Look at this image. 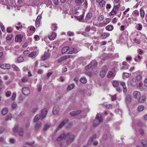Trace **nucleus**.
<instances>
[{"instance_id":"obj_41","label":"nucleus","mask_w":147,"mask_h":147,"mask_svg":"<svg viewBox=\"0 0 147 147\" xmlns=\"http://www.w3.org/2000/svg\"><path fill=\"white\" fill-rule=\"evenodd\" d=\"M52 28L53 31L56 30L57 28V24H53L52 25Z\"/></svg>"},{"instance_id":"obj_64","label":"nucleus","mask_w":147,"mask_h":147,"mask_svg":"<svg viewBox=\"0 0 147 147\" xmlns=\"http://www.w3.org/2000/svg\"><path fill=\"white\" fill-rule=\"evenodd\" d=\"M12 30L11 28V27H8L7 29V31L8 33H10L11 32Z\"/></svg>"},{"instance_id":"obj_13","label":"nucleus","mask_w":147,"mask_h":147,"mask_svg":"<svg viewBox=\"0 0 147 147\" xmlns=\"http://www.w3.org/2000/svg\"><path fill=\"white\" fill-rule=\"evenodd\" d=\"M23 94L25 95H28L30 93V91L28 88L25 87L22 89Z\"/></svg>"},{"instance_id":"obj_20","label":"nucleus","mask_w":147,"mask_h":147,"mask_svg":"<svg viewBox=\"0 0 147 147\" xmlns=\"http://www.w3.org/2000/svg\"><path fill=\"white\" fill-rule=\"evenodd\" d=\"M59 108L58 106H55L53 109L52 113L54 115H55L58 113L59 112Z\"/></svg>"},{"instance_id":"obj_47","label":"nucleus","mask_w":147,"mask_h":147,"mask_svg":"<svg viewBox=\"0 0 147 147\" xmlns=\"http://www.w3.org/2000/svg\"><path fill=\"white\" fill-rule=\"evenodd\" d=\"M30 30L31 31H32V33H34L35 31V27L33 26H31L29 28Z\"/></svg>"},{"instance_id":"obj_63","label":"nucleus","mask_w":147,"mask_h":147,"mask_svg":"<svg viewBox=\"0 0 147 147\" xmlns=\"http://www.w3.org/2000/svg\"><path fill=\"white\" fill-rule=\"evenodd\" d=\"M49 127V125L48 124H45L44 125V130H47Z\"/></svg>"},{"instance_id":"obj_37","label":"nucleus","mask_w":147,"mask_h":147,"mask_svg":"<svg viewBox=\"0 0 147 147\" xmlns=\"http://www.w3.org/2000/svg\"><path fill=\"white\" fill-rule=\"evenodd\" d=\"M112 84L114 87H117L119 85V83L118 81L116 80L113 81Z\"/></svg>"},{"instance_id":"obj_46","label":"nucleus","mask_w":147,"mask_h":147,"mask_svg":"<svg viewBox=\"0 0 147 147\" xmlns=\"http://www.w3.org/2000/svg\"><path fill=\"white\" fill-rule=\"evenodd\" d=\"M134 42L136 43L140 44L141 43L139 39L135 38L133 39Z\"/></svg>"},{"instance_id":"obj_3","label":"nucleus","mask_w":147,"mask_h":147,"mask_svg":"<svg viewBox=\"0 0 147 147\" xmlns=\"http://www.w3.org/2000/svg\"><path fill=\"white\" fill-rule=\"evenodd\" d=\"M67 135L66 141L67 144H69L72 142L75 138V136L73 134H71L69 132L66 133Z\"/></svg>"},{"instance_id":"obj_58","label":"nucleus","mask_w":147,"mask_h":147,"mask_svg":"<svg viewBox=\"0 0 147 147\" xmlns=\"http://www.w3.org/2000/svg\"><path fill=\"white\" fill-rule=\"evenodd\" d=\"M90 26H88L86 27V28L85 29V31L86 32H85V33H86L87 32H88L90 31Z\"/></svg>"},{"instance_id":"obj_26","label":"nucleus","mask_w":147,"mask_h":147,"mask_svg":"<svg viewBox=\"0 0 147 147\" xmlns=\"http://www.w3.org/2000/svg\"><path fill=\"white\" fill-rule=\"evenodd\" d=\"M84 0H75V3L76 6L80 5L84 2Z\"/></svg>"},{"instance_id":"obj_48","label":"nucleus","mask_w":147,"mask_h":147,"mask_svg":"<svg viewBox=\"0 0 147 147\" xmlns=\"http://www.w3.org/2000/svg\"><path fill=\"white\" fill-rule=\"evenodd\" d=\"M105 107L107 109H112V106L110 104L105 105Z\"/></svg>"},{"instance_id":"obj_11","label":"nucleus","mask_w":147,"mask_h":147,"mask_svg":"<svg viewBox=\"0 0 147 147\" xmlns=\"http://www.w3.org/2000/svg\"><path fill=\"white\" fill-rule=\"evenodd\" d=\"M23 38V36L21 34L17 35L15 38V41L20 42H22Z\"/></svg>"},{"instance_id":"obj_21","label":"nucleus","mask_w":147,"mask_h":147,"mask_svg":"<svg viewBox=\"0 0 147 147\" xmlns=\"http://www.w3.org/2000/svg\"><path fill=\"white\" fill-rule=\"evenodd\" d=\"M70 57V56L69 55H66L61 57L58 59V62H61L62 61H63L64 60L69 58Z\"/></svg>"},{"instance_id":"obj_24","label":"nucleus","mask_w":147,"mask_h":147,"mask_svg":"<svg viewBox=\"0 0 147 147\" xmlns=\"http://www.w3.org/2000/svg\"><path fill=\"white\" fill-rule=\"evenodd\" d=\"M69 47L68 46L65 47L62 49V53H64L67 51H69Z\"/></svg>"},{"instance_id":"obj_6","label":"nucleus","mask_w":147,"mask_h":147,"mask_svg":"<svg viewBox=\"0 0 147 147\" xmlns=\"http://www.w3.org/2000/svg\"><path fill=\"white\" fill-rule=\"evenodd\" d=\"M107 71V69L106 65L102 67L101 70L100 72L99 76L101 78H103L105 76L106 72Z\"/></svg>"},{"instance_id":"obj_7","label":"nucleus","mask_w":147,"mask_h":147,"mask_svg":"<svg viewBox=\"0 0 147 147\" xmlns=\"http://www.w3.org/2000/svg\"><path fill=\"white\" fill-rule=\"evenodd\" d=\"M85 69L87 74L90 76H91L92 70V64L91 62L86 67Z\"/></svg>"},{"instance_id":"obj_17","label":"nucleus","mask_w":147,"mask_h":147,"mask_svg":"<svg viewBox=\"0 0 147 147\" xmlns=\"http://www.w3.org/2000/svg\"><path fill=\"white\" fill-rule=\"evenodd\" d=\"M116 75V73L113 72L112 71H109L108 73L107 77L108 78H114Z\"/></svg>"},{"instance_id":"obj_22","label":"nucleus","mask_w":147,"mask_h":147,"mask_svg":"<svg viewBox=\"0 0 147 147\" xmlns=\"http://www.w3.org/2000/svg\"><path fill=\"white\" fill-rule=\"evenodd\" d=\"M121 84L123 87V92L124 93L126 92L127 91V89L125 83L124 82H121Z\"/></svg>"},{"instance_id":"obj_27","label":"nucleus","mask_w":147,"mask_h":147,"mask_svg":"<svg viewBox=\"0 0 147 147\" xmlns=\"http://www.w3.org/2000/svg\"><path fill=\"white\" fill-rule=\"evenodd\" d=\"M109 35L110 34L109 33L105 32L101 35V37L102 39H105L109 36Z\"/></svg>"},{"instance_id":"obj_14","label":"nucleus","mask_w":147,"mask_h":147,"mask_svg":"<svg viewBox=\"0 0 147 147\" xmlns=\"http://www.w3.org/2000/svg\"><path fill=\"white\" fill-rule=\"evenodd\" d=\"M56 33L55 32H52L49 35L48 38L50 40H54L56 37Z\"/></svg>"},{"instance_id":"obj_53","label":"nucleus","mask_w":147,"mask_h":147,"mask_svg":"<svg viewBox=\"0 0 147 147\" xmlns=\"http://www.w3.org/2000/svg\"><path fill=\"white\" fill-rule=\"evenodd\" d=\"M18 125H15L13 128V131L14 132H16L17 131V129L18 128Z\"/></svg>"},{"instance_id":"obj_61","label":"nucleus","mask_w":147,"mask_h":147,"mask_svg":"<svg viewBox=\"0 0 147 147\" xmlns=\"http://www.w3.org/2000/svg\"><path fill=\"white\" fill-rule=\"evenodd\" d=\"M92 144V137H90L88 141V145H91Z\"/></svg>"},{"instance_id":"obj_40","label":"nucleus","mask_w":147,"mask_h":147,"mask_svg":"<svg viewBox=\"0 0 147 147\" xmlns=\"http://www.w3.org/2000/svg\"><path fill=\"white\" fill-rule=\"evenodd\" d=\"M142 26L141 24L139 23L137 25V29L138 30L140 31L142 29Z\"/></svg>"},{"instance_id":"obj_55","label":"nucleus","mask_w":147,"mask_h":147,"mask_svg":"<svg viewBox=\"0 0 147 147\" xmlns=\"http://www.w3.org/2000/svg\"><path fill=\"white\" fill-rule=\"evenodd\" d=\"M12 118L11 115H10V116H7L5 118V119L6 121H8L9 120H11Z\"/></svg>"},{"instance_id":"obj_62","label":"nucleus","mask_w":147,"mask_h":147,"mask_svg":"<svg viewBox=\"0 0 147 147\" xmlns=\"http://www.w3.org/2000/svg\"><path fill=\"white\" fill-rule=\"evenodd\" d=\"M53 3L55 5H57L59 3V0H52Z\"/></svg>"},{"instance_id":"obj_15","label":"nucleus","mask_w":147,"mask_h":147,"mask_svg":"<svg viewBox=\"0 0 147 147\" xmlns=\"http://www.w3.org/2000/svg\"><path fill=\"white\" fill-rule=\"evenodd\" d=\"M0 67L2 69H8L10 68V65L7 64H3L0 66Z\"/></svg>"},{"instance_id":"obj_43","label":"nucleus","mask_w":147,"mask_h":147,"mask_svg":"<svg viewBox=\"0 0 147 147\" xmlns=\"http://www.w3.org/2000/svg\"><path fill=\"white\" fill-rule=\"evenodd\" d=\"M123 76L126 78H128L131 75V73L124 72L123 73Z\"/></svg>"},{"instance_id":"obj_32","label":"nucleus","mask_w":147,"mask_h":147,"mask_svg":"<svg viewBox=\"0 0 147 147\" xmlns=\"http://www.w3.org/2000/svg\"><path fill=\"white\" fill-rule=\"evenodd\" d=\"M36 51H34L32 52L29 55V56L30 57H33L35 56L36 55Z\"/></svg>"},{"instance_id":"obj_16","label":"nucleus","mask_w":147,"mask_h":147,"mask_svg":"<svg viewBox=\"0 0 147 147\" xmlns=\"http://www.w3.org/2000/svg\"><path fill=\"white\" fill-rule=\"evenodd\" d=\"M78 52L77 49L76 48H72L69 49V51L68 52V54H71L73 53L76 54Z\"/></svg>"},{"instance_id":"obj_34","label":"nucleus","mask_w":147,"mask_h":147,"mask_svg":"<svg viewBox=\"0 0 147 147\" xmlns=\"http://www.w3.org/2000/svg\"><path fill=\"white\" fill-rule=\"evenodd\" d=\"M141 142L144 147H147V141L146 140H142L141 141Z\"/></svg>"},{"instance_id":"obj_57","label":"nucleus","mask_w":147,"mask_h":147,"mask_svg":"<svg viewBox=\"0 0 147 147\" xmlns=\"http://www.w3.org/2000/svg\"><path fill=\"white\" fill-rule=\"evenodd\" d=\"M133 13L136 16H138L139 15V11L138 10H135L133 11Z\"/></svg>"},{"instance_id":"obj_2","label":"nucleus","mask_w":147,"mask_h":147,"mask_svg":"<svg viewBox=\"0 0 147 147\" xmlns=\"http://www.w3.org/2000/svg\"><path fill=\"white\" fill-rule=\"evenodd\" d=\"M102 117L101 115L98 114L96 118L93 121L92 126L96 127L103 121Z\"/></svg>"},{"instance_id":"obj_5","label":"nucleus","mask_w":147,"mask_h":147,"mask_svg":"<svg viewBox=\"0 0 147 147\" xmlns=\"http://www.w3.org/2000/svg\"><path fill=\"white\" fill-rule=\"evenodd\" d=\"M67 124L68 125H66V127L67 128H68L70 127L71 125V123H69V120L67 119L63 121L59 125L58 129L61 128L64 125Z\"/></svg>"},{"instance_id":"obj_45","label":"nucleus","mask_w":147,"mask_h":147,"mask_svg":"<svg viewBox=\"0 0 147 147\" xmlns=\"http://www.w3.org/2000/svg\"><path fill=\"white\" fill-rule=\"evenodd\" d=\"M19 135L21 136H22L24 134V131L22 129H19L18 131Z\"/></svg>"},{"instance_id":"obj_28","label":"nucleus","mask_w":147,"mask_h":147,"mask_svg":"<svg viewBox=\"0 0 147 147\" xmlns=\"http://www.w3.org/2000/svg\"><path fill=\"white\" fill-rule=\"evenodd\" d=\"M81 112L80 110H78L76 111H73L70 113V115L72 116H75L79 113H80Z\"/></svg>"},{"instance_id":"obj_8","label":"nucleus","mask_w":147,"mask_h":147,"mask_svg":"<svg viewBox=\"0 0 147 147\" xmlns=\"http://www.w3.org/2000/svg\"><path fill=\"white\" fill-rule=\"evenodd\" d=\"M67 135L66 133H63L60 135L57 138L56 140L57 142L63 140L67 138Z\"/></svg>"},{"instance_id":"obj_18","label":"nucleus","mask_w":147,"mask_h":147,"mask_svg":"<svg viewBox=\"0 0 147 147\" xmlns=\"http://www.w3.org/2000/svg\"><path fill=\"white\" fill-rule=\"evenodd\" d=\"M137 81L135 78H133L130 82V84L131 86H136L137 84Z\"/></svg>"},{"instance_id":"obj_4","label":"nucleus","mask_w":147,"mask_h":147,"mask_svg":"<svg viewBox=\"0 0 147 147\" xmlns=\"http://www.w3.org/2000/svg\"><path fill=\"white\" fill-rule=\"evenodd\" d=\"M120 7V5L119 4L114 5L112 10L109 13V16H113L117 14Z\"/></svg>"},{"instance_id":"obj_38","label":"nucleus","mask_w":147,"mask_h":147,"mask_svg":"<svg viewBox=\"0 0 147 147\" xmlns=\"http://www.w3.org/2000/svg\"><path fill=\"white\" fill-rule=\"evenodd\" d=\"M144 107L142 105H140L138 107V110L139 111H142L144 109Z\"/></svg>"},{"instance_id":"obj_30","label":"nucleus","mask_w":147,"mask_h":147,"mask_svg":"<svg viewBox=\"0 0 147 147\" xmlns=\"http://www.w3.org/2000/svg\"><path fill=\"white\" fill-rule=\"evenodd\" d=\"M140 16L142 18H143L144 16L145 12L143 9L141 8L140 9Z\"/></svg>"},{"instance_id":"obj_1","label":"nucleus","mask_w":147,"mask_h":147,"mask_svg":"<svg viewBox=\"0 0 147 147\" xmlns=\"http://www.w3.org/2000/svg\"><path fill=\"white\" fill-rule=\"evenodd\" d=\"M47 110L46 109H44L41 111V115H37L34 118V122L35 123V127L36 128L40 127L42 125V122H40V120H42L46 116L47 113Z\"/></svg>"},{"instance_id":"obj_23","label":"nucleus","mask_w":147,"mask_h":147,"mask_svg":"<svg viewBox=\"0 0 147 147\" xmlns=\"http://www.w3.org/2000/svg\"><path fill=\"white\" fill-rule=\"evenodd\" d=\"M49 56V54L46 53L42 56L41 59L43 61H44L47 59Z\"/></svg>"},{"instance_id":"obj_42","label":"nucleus","mask_w":147,"mask_h":147,"mask_svg":"<svg viewBox=\"0 0 147 147\" xmlns=\"http://www.w3.org/2000/svg\"><path fill=\"white\" fill-rule=\"evenodd\" d=\"M98 20V21H102L104 19V17L103 15H99L97 18Z\"/></svg>"},{"instance_id":"obj_25","label":"nucleus","mask_w":147,"mask_h":147,"mask_svg":"<svg viewBox=\"0 0 147 147\" xmlns=\"http://www.w3.org/2000/svg\"><path fill=\"white\" fill-rule=\"evenodd\" d=\"M105 29L107 31H112L114 27L112 25H109L106 27Z\"/></svg>"},{"instance_id":"obj_10","label":"nucleus","mask_w":147,"mask_h":147,"mask_svg":"<svg viewBox=\"0 0 147 147\" xmlns=\"http://www.w3.org/2000/svg\"><path fill=\"white\" fill-rule=\"evenodd\" d=\"M111 21V20L109 18H106L105 20L101 23H100L99 24L100 26V27H103L104 26L106 25Z\"/></svg>"},{"instance_id":"obj_56","label":"nucleus","mask_w":147,"mask_h":147,"mask_svg":"<svg viewBox=\"0 0 147 147\" xmlns=\"http://www.w3.org/2000/svg\"><path fill=\"white\" fill-rule=\"evenodd\" d=\"M117 20L118 19L117 18H114L112 20V22L113 24H115Z\"/></svg>"},{"instance_id":"obj_52","label":"nucleus","mask_w":147,"mask_h":147,"mask_svg":"<svg viewBox=\"0 0 147 147\" xmlns=\"http://www.w3.org/2000/svg\"><path fill=\"white\" fill-rule=\"evenodd\" d=\"M17 106V105L15 102H13L11 105V107L12 109H15Z\"/></svg>"},{"instance_id":"obj_9","label":"nucleus","mask_w":147,"mask_h":147,"mask_svg":"<svg viewBox=\"0 0 147 147\" xmlns=\"http://www.w3.org/2000/svg\"><path fill=\"white\" fill-rule=\"evenodd\" d=\"M96 2L98 3V6L100 7H104L106 3V1L104 0H96Z\"/></svg>"},{"instance_id":"obj_36","label":"nucleus","mask_w":147,"mask_h":147,"mask_svg":"<svg viewBox=\"0 0 147 147\" xmlns=\"http://www.w3.org/2000/svg\"><path fill=\"white\" fill-rule=\"evenodd\" d=\"M92 16V13H88L85 18L86 20H88L90 19Z\"/></svg>"},{"instance_id":"obj_59","label":"nucleus","mask_w":147,"mask_h":147,"mask_svg":"<svg viewBox=\"0 0 147 147\" xmlns=\"http://www.w3.org/2000/svg\"><path fill=\"white\" fill-rule=\"evenodd\" d=\"M11 92L9 91H7L5 93V95L6 96L8 97L9 96L11 95Z\"/></svg>"},{"instance_id":"obj_31","label":"nucleus","mask_w":147,"mask_h":147,"mask_svg":"<svg viewBox=\"0 0 147 147\" xmlns=\"http://www.w3.org/2000/svg\"><path fill=\"white\" fill-rule=\"evenodd\" d=\"M8 109L7 108H4L2 111V114L3 115H6L8 112Z\"/></svg>"},{"instance_id":"obj_44","label":"nucleus","mask_w":147,"mask_h":147,"mask_svg":"<svg viewBox=\"0 0 147 147\" xmlns=\"http://www.w3.org/2000/svg\"><path fill=\"white\" fill-rule=\"evenodd\" d=\"M13 36V34H9L7 35L6 37V39L8 40H11L12 37Z\"/></svg>"},{"instance_id":"obj_12","label":"nucleus","mask_w":147,"mask_h":147,"mask_svg":"<svg viewBox=\"0 0 147 147\" xmlns=\"http://www.w3.org/2000/svg\"><path fill=\"white\" fill-rule=\"evenodd\" d=\"M140 96L141 94L140 92L137 91H134L133 93V96L135 99H138Z\"/></svg>"},{"instance_id":"obj_33","label":"nucleus","mask_w":147,"mask_h":147,"mask_svg":"<svg viewBox=\"0 0 147 147\" xmlns=\"http://www.w3.org/2000/svg\"><path fill=\"white\" fill-rule=\"evenodd\" d=\"M80 81L82 83L85 84L87 82V80L85 77H83L80 79Z\"/></svg>"},{"instance_id":"obj_39","label":"nucleus","mask_w":147,"mask_h":147,"mask_svg":"<svg viewBox=\"0 0 147 147\" xmlns=\"http://www.w3.org/2000/svg\"><path fill=\"white\" fill-rule=\"evenodd\" d=\"M74 87V84H71L69 85L67 88V90L69 91L73 89Z\"/></svg>"},{"instance_id":"obj_49","label":"nucleus","mask_w":147,"mask_h":147,"mask_svg":"<svg viewBox=\"0 0 147 147\" xmlns=\"http://www.w3.org/2000/svg\"><path fill=\"white\" fill-rule=\"evenodd\" d=\"M28 80V78L26 77H24L21 79V81L22 82H27Z\"/></svg>"},{"instance_id":"obj_35","label":"nucleus","mask_w":147,"mask_h":147,"mask_svg":"<svg viewBox=\"0 0 147 147\" xmlns=\"http://www.w3.org/2000/svg\"><path fill=\"white\" fill-rule=\"evenodd\" d=\"M142 78V76L141 75H138L136 76V79L137 82H140Z\"/></svg>"},{"instance_id":"obj_29","label":"nucleus","mask_w":147,"mask_h":147,"mask_svg":"<svg viewBox=\"0 0 147 147\" xmlns=\"http://www.w3.org/2000/svg\"><path fill=\"white\" fill-rule=\"evenodd\" d=\"M131 100V96L130 95H128L126 98L125 101L127 103H129L130 102Z\"/></svg>"},{"instance_id":"obj_60","label":"nucleus","mask_w":147,"mask_h":147,"mask_svg":"<svg viewBox=\"0 0 147 147\" xmlns=\"http://www.w3.org/2000/svg\"><path fill=\"white\" fill-rule=\"evenodd\" d=\"M40 24V22H39L37 21H36L35 22V26L36 27H38L39 26Z\"/></svg>"},{"instance_id":"obj_19","label":"nucleus","mask_w":147,"mask_h":147,"mask_svg":"<svg viewBox=\"0 0 147 147\" xmlns=\"http://www.w3.org/2000/svg\"><path fill=\"white\" fill-rule=\"evenodd\" d=\"M138 99V101L140 103H143L145 101L146 99V97L145 96H140Z\"/></svg>"},{"instance_id":"obj_54","label":"nucleus","mask_w":147,"mask_h":147,"mask_svg":"<svg viewBox=\"0 0 147 147\" xmlns=\"http://www.w3.org/2000/svg\"><path fill=\"white\" fill-rule=\"evenodd\" d=\"M16 94L15 93H13L12 95V99L13 100H14L16 98Z\"/></svg>"},{"instance_id":"obj_50","label":"nucleus","mask_w":147,"mask_h":147,"mask_svg":"<svg viewBox=\"0 0 147 147\" xmlns=\"http://www.w3.org/2000/svg\"><path fill=\"white\" fill-rule=\"evenodd\" d=\"M23 60V58L22 57H20L18 58L17 61L18 63H20L22 62Z\"/></svg>"},{"instance_id":"obj_51","label":"nucleus","mask_w":147,"mask_h":147,"mask_svg":"<svg viewBox=\"0 0 147 147\" xmlns=\"http://www.w3.org/2000/svg\"><path fill=\"white\" fill-rule=\"evenodd\" d=\"M12 67L13 68V69L14 71H18L20 70V69L18 67L15 65H13Z\"/></svg>"}]
</instances>
